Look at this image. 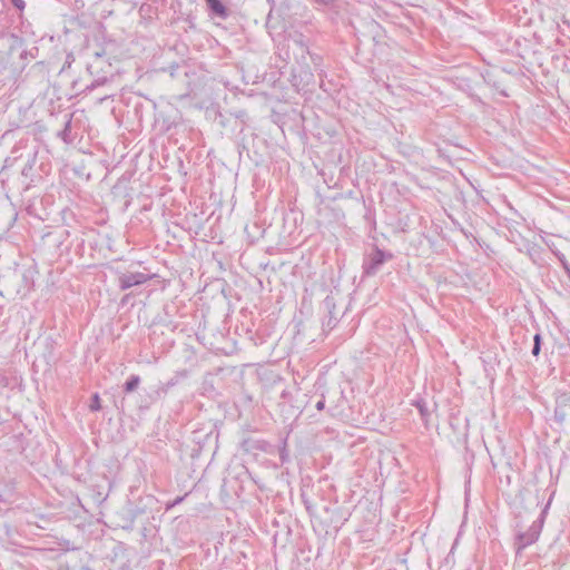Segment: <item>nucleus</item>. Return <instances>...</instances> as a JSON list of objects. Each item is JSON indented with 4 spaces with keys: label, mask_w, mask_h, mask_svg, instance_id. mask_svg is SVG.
Returning a JSON list of instances; mask_svg holds the SVG:
<instances>
[{
    "label": "nucleus",
    "mask_w": 570,
    "mask_h": 570,
    "mask_svg": "<svg viewBox=\"0 0 570 570\" xmlns=\"http://www.w3.org/2000/svg\"><path fill=\"white\" fill-rule=\"evenodd\" d=\"M288 48L293 50L297 62L305 72L312 75L313 71H322V57L309 51L302 35L291 38L288 40Z\"/></svg>",
    "instance_id": "nucleus-1"
},
{
    "label": "nucleus",
    "mask_w": 570,
    "mask_h": 570,
    "mask_svg": "<svg viewBox=\"0 0 570 570\" xmlns=\"http://www.w3.org/2000/svg\"><path fill=\"white\" fill-rule=\"evenodd\" d=\"M393 258V254L390 252L382 250L377 246L367 254L363 261L362 268L363 275L374 276L383 266V264Z\"/></svg>",
    "instance_id": "nucleus-2"
},
{
    "label": "nucleus",
    "mask_w": 570,
    "mask_h": 570,
    "mask_svg": "<svg viewBox=\"0 0 570 570\" xmlns=\"http://www.w3.org/2000/svg\"><path fill=\"white\" fill-rule=\"evenodd\" d=\"M24 158L26 164L21 169V176L24 178L27 187H29L31 183L40 177L37 171L38 146L31 145V147L27 149Z\"/></svg>",
    "instance_id": "nucleus-3"
},
{
    "label": "nucleus",
    "mask_w": 570,
    "mask_h": 570,
    "mask_svg": "<svg viewBox=\"0 0 570 570\" xmlns=\"http://www.w3.org/2000/svg\"><path fill=\"white\" fill-rule=\"evenodd\" d=\"M544 522V511H542L539 518L532 522L529 529L525 532H522L518 535L519 549H524L525 547L534 543L541 533L542 527Z\"/></svg>",
    "instance_id": "nucleus-4"
},
{
    "label": "nucleus",
    "mask_w": 570,
    "mask_h": 570,
    "mask_svg": "<svg viewBox=\"0 0 570 570\" xmlns=\"http://www.w3.org/2000/svg\"><path fill=\"white\" fill-rule=\"evenodd\" d=\"M153 278L151 275L141 272H128L118 276V286L121 291H127L134 286H139Z\"/></svg>",
    "instance_id": "nucleus-5"
},
{
    "label": "nucleus",
    "mask_w": 570,
    "mask_h": 570,
    "mask_svg": "<svg viewBox=\"0 0 570 570\" xmlns=\"http://www.w3.org/2000/svg\"><path fill=\"white\" fill-rule=\"evenodd\" d=\"M323 306H324L325 311L327 312V316L323 322V326L328 330H333L337 325L338 320H340V312L336 311V304H335L334 297L326 296L323 302Z\"/></svg>",
    "instance_id": "nucleus-6"
},
{
    "label": "nucleus",
    "mask_w": 570,
    "mask_h": 570,
    "mask_svg": "<svg viewBox=\"0 0 570 570\" xmlns=\"http://www.w3.org/2000/svg\"><path fill=\"white\" fill-rule=\"evenodd\" d=\"M29 140L28 139H20L11 149V153H10V156L9 158L7 159V161L9 160H18V159H21V158H24L26 157V154H27V149L30 148L31 146L28 144Z\"/></svg>",
    "instance_id": "nucleus-7"
},
{
    "label": "nucleus",
    "mask_w": 570,
    "mask_h": 570,
    "mask_svg": "<svg viewBox=\"0 0 570 570\" xmlns=\"http://www.w3.org/2000/svg\"><path fill=\"white\" fill-rule=\"evenodd\" d=\"M189 376L188 370H179L175 372L174 376L169 379L161 387V391L164 393H167L170 389L179 384L183 380L187 379Z\"/></svg>",
    "instance_id": "nucleus-8"
},
{
    "label": "nucleus",
    "mask_w": 570,
    "mask_h": 570,
    "mask_svg": "<svg viewBox=\"0 0 570 570\" xmlns=\"http://www.w3.org/2000/svg\"><path fill=\"white\" fill-rule=\"evenodd\" d=\"M207 6L215 17L226 19L228 17V10L220 0H206Z\"/></svg>",
    "instance_id": "nucleus-9"
},
{
    "label": "nucleus",
    "mask_w": 570,
    "mask_h": 570,
    "mask_svg": "<svg viewBox=\"0 0 570 570\" xmlns=\"http://www.w3.org/2000/svg\"><path fill=\"white\" fill-rule=\"evenodd\" d=\"M71 121L72 115H65L63 128L57 134V136L66 144H70L73 141V137H71Z\"/></svg>",
    "instance_id": "nucleus-10"
},
{
    "label": "nucleus",
    "mask_w": 570,
    "mask_h": 570,
    "mask_svg": "<svg viewBox=\"0 0 570 570\" xmlns=\"http://www.w3.org/2000/svg\"><path fill=\"white\" fill-rule=\"evenodd\" d=\"M140 383V377L138 375H131L126 383L124 384V390L126 393H130L135 391Z\"/></svg>",
    "instance_id": "nucleus-11"
},
{
    "label": "nucleus",
    "mask_w": 570,
    "mask_h": 570,
    "mask_svg": "<svg viewBox=\"0 0 570 570\" xmlns=\"http://www.w3.org/2000/svg\"><path fill=\"white\" fill-rule=\"evenodd\" d=\"M261 441H253V440H244L242 443V449L246 452H249L252 450H263L264 448L261 444Z\"/></svg>",
    "instance_id": "nucleus-12"
},
{
    "label": "nucleus",
    "mask_w": 570,
    "mask_h": 570,
    "mask_svg": "<svg viewBox=\"0 0 570 570\" xmlns=\"http://www.w3.org/2000/svg\"><path fill=\"white\" fill-rule=\"evenodd\" d=\"M415 407L419 410L422 420L426 422L430 415L426 403L423 400H419L415 402Z\"/></svg>",
    "instance_id": "nucleus-13"
},
{
    "label": "nucleus",
    "mask_w": 570,
    "mask_h": 570,
    "mask_svg": "<svg viewBox=\"0 0 570 570\" xmlns=\"http://www.w3.org/2000/svg\"><path fill=\"white\" fill-rule=\"evenodd\" d=\"M541 335L539 333H537L533 337V347H532V355L533 356H538L540 354V351H541Z\"/></svg>",
    "instance_id": "nucleus-14"
},
{
    "label": "nucleus",
    "mask_w": 570,
    "mask_h": 570,
    "mask_svg": "<svg viewBox=\"0 0 570 570\" xmlns=\"http://www.w3.org/2000/svg\"><path fill=\"white\" fill-rule=\"evenodd\" d=\"M301 499H302V502H303V504H304V507H305L306 511L308 512V514H309L311 517H313V515H314V507H313V504L311 503L309 499L305 495V493H302V494H301Z\"/></svg>",
    "instance_id": "nucleus-15"
},
{
    "label": "nucleus",
    "mask_w": 570,
    "mask_h": 570,
    "mask_svg": "<svg viewBox=\"0 0 570 570\" xmlns=\"http://www.w3.org/2000/svg\"><path fill=\"white\" fill-rule=\"evenodd\" d=\"M100 407H101V405H100V397H99V395L96 393V394H94V395H92V397H91V401H90V404H89V409H90V411L96 412V411H99V410H100Z\"/></svg>",
    "instance_id": "nucleus-16"
},
{
    "label": "nucleus",
    "mask_w": 570,
    "mask_h": 570,
    "mask_svg": "<svg viewBox=\"0 0 570 570\" xmlns=\"http://www.w3.org/2000/svg\"><path fill=\"white\" fill-rule=\"evenodd\" d=\"M552 253L558 258V261L560 262L561 266L563 265V263H568L566 256L558 248L557 249H552Z\"/></svg>",
    "instance_id": "nucleus-17"
},
{
    "label": "nucleus",
    "mask_w": 570,
    "mask_h": 570,
    "mask_svg": "<svg viewBox=\"0 0 570 570\" xmlns=\"http://www.w3.org/2000/svg\"><path fill=\"white\" fill-rule=\"evenodd\" d=\"M552 253L558 258V261L560 262L561 266L563 265V263H568L566 256L558 248L557 249H552Z\"/></svg>",
    "instance_id": "nucleus-18"
},
{
    "label": "nucleus",
    "mask_w": 570,
    "mask_h": 570,
    "mask_svg": "<svg viewBox=\"0 0 570 570\" xmlns=\"http://www.w3.org/2000/svg\"><path fill=\"white\" fill-rule=\"evenodd\" d=\"M552 253L558 258V261L560 262L561 266L563 265V263H568L566 256L558 248L557 249H552Z\"/></svg>",
    "instance_id": "nucleus-19"
},
{
    "label": "nucleus",
    "mask_w": 570,
    "mask_h": 570,
    "mask_svg": "<svg viewBox=\"0 0 570 570\" xmlns=\"http://www.w3.org/2000/svg\"><path fill=\"white\" fill-rule=\"evenodd\" d=\"M554 417L558 422L562 423L566 420V413L560 409H556Z\"/></svg>",
    "instance_id": "nucleus-20"
},
{
    "label": "nucleus",
    "mask_w": 570,
    "mask_h": 570,
    "mask_svg": "<svg viewBox=\"0 0 570 570\" xmlns=\"http://www.w3.org/2000/svg\"><path fill=\"white\" fill-rule=\"evenodd\" d=\"M10 1L19 10H23L26 7V3L23 0H10Z\"/></svg>",
    "instance_id": "nucleus-21"
},
{
    "label": "nucleus",
    "mask_w": 570,
    "mask_h": 570,
    "mask_svg": "<svg viewBox=\"0 0 570 570\" xmlns=\"http://www.w3.org/2000/svg\"><path fill=\"white\" fill-rule=\"evenodd\" d=\"M316 410L322 411L325 407V396L322 395L321 400H318L315 404Z\"/></svg>",
    "instance_id": "nucleus-22"
},
{
    "label": "nucleus",
    "mask_w": 570,
    "mask_h": 570,
    "mask_svg": "<svg viewBox=\"0 0 570 570\" xmlns=\"http://www.w3.org/2000/svg\"><path fill=\"white\" fill-rule=\"evenodd\" d=\"M185 499V495L184 497H177L171 503H168L167 504V509H170L179 503H181Z\"/></svg>",
    "instance_id": "nucleus-23"
},
{
    "label": "nucleus",
    "mask_w": 570,
    "mask_h": 570,
    "mask_svg": "<svg viewBox=\"0 0 570 570\" xmlns=\"http://www.w3.org/2000/svg\"><path fill=\"white\" fill-rule=\"evenodd\" d=\"M543 242L546 243V245L549 247V249L552 252V249H557L556 245L551 240H547V239H543Z\"/></svg>",
    "instance_id": "nucleus-24"
},
{
    "label": "nucleus",
    "mask_w": 570,
    "mask_h": 570,
    "mask_svg": "<svg viewBox=\"0 0 570 570\" xmlns=\"http://www.w3.org/2000/svg\"><path fill=\"white\" fill-rule=\"evenodd\" d=\"M562 268L564 269V272L567 273V275L570 278V264L569 263H563Z\"/></svg>",
    "instance_id": "nucleus-25"
},
{
    "label": "nucleus",
    "mask_w": 570,
    "mask_h": 570,
    "mask_svg": "<svg viewBox=\"0 0 570 570\" xmlns=\"http://www.w3.org/2000/svg\"><path fill=\"white\" fill-rule=\"evenodd\" d=\"M289 395V392L287 390H284L282 393H281V397L282 399H287V396Z\"/></svg>",
    "instance_id": "nucleus-26"
},
{
    "label": "nucleus",
    "mask_w": 570,
    "mask_h": 570,
    "mask_svg": "<svg viewBox=\"0 0 570 570\" xmlns=\"http://www.w3.org/2000/svg\"><path fill=\"white\" fill-rule=\"evenodd\" d=\"M129 296H130V295H129V294H127V295H125V296L122 297V299H121V304H122V305H125V304L128 302Z\"/></svg>",
    "instance_id": "nucleus-27"
},
{
    "label": "nucleus",
    "mask_w": 570,
    "mask_h": 570,
    "mask_svg": "<svg viewBox=\"0 0 570 570\" xmlns=\"http://www.w3.org/2000/svg\"><path fill=\"white\" fill-rule=\"evenodd\" d=\"M454 548H455L454 546L451 548L450 553H453V552H454Z\"/></svg>",
    "instance_id": "nucleus-28"
},
{
    "label": "nucleus",
    "mask_w": 570,
    "mask_h": 570,
    "mask_svg": "<svg viewBox=\"0 0 570 570\" xmlns=\"http://www.w3.org/2000/svg\"><path fill=\"white\" fill-rule=\"evenodd\" d=\"M547 505H550V502H547ZM546 508H548V507H546ZM546 510H547V509H544L543 511L546 512Z\"/></svg>",
    "instance_id": "nucleus-29"
},
{
    "label": "nucleus",
    "mask_w": 570,
    "mask_h": 570,
    "mask_svg": "<svg viewBox=\"0 0 570 570\" xmlns=\"http://www.w3.org/2000/svg\"><path fill=\"white\" fill-rule=\"evenodd\" d=\"M85 570H91V569H89V568H85Z\"/></svg>",
    "instance_id": "nucleus-30"
}]
</instances>
